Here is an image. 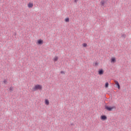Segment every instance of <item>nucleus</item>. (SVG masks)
Returning <instances> with one entry per match:
<instances>
[{
    "mask_svg": "<svg viewBox=\"0 0 131 131\" xmlns=\"http://www.w3.org/2000/svg\"><path fill=\"white\" fill-rule=\"evenodd\" d=\"M75 3H77L78 2V0H74Z\"/></svg>",
    "mask_w": 131,
    "mask_h": 131,
    "instance_id": "19",
    "label": "nucleus"
},
{
    "mask_svg": "<svg viewBox=\"0 0 131 131\" xmlns=\"http://www.w3.org/2000/svg\"><path fill=\"white\" fill-rule=\"evenodd\" d=\"M104 107L105 109H106V110H107V111H112L113 109H115V108H116L115 106H109L106 105H105Z\"/></svg>",
    "mask_w": 131,
    "mask_h": 131,
    "instance_id": "2",
    "label": "nucleus"
},
{
    "mask_svg": "<svg viewBox=\"0 0 131 131\" xmlns=\"http://www.w3.org/2000/svg\"><path fill=\"white\" fill-rule=\"evenodd\" d=\"M42 91V86L39 84H36L35 86L32 89V92H35L36 91Z\"/></svg>",
    "mask_w": 131,
    "mask_h": 131,
    "instance_id": "1",
    "label": "nucleus"
},
{
    "mask_svg": "<svg viewBox=\"0 0 131 131\" xmlns=\"http://www.w3.org/2000/svg\"><path fill=\"white\" fill-rule=\"evenodd\" d=\"M36 43L37 46H41L43 45V40L41 39H38L37 40Z\"/></svg>",
    "mask_w": 131,
    "mask_h": 131,
    "instance_id": "3",
    "label": "nucleus"
},
{
    "mask_svg": "<svg viewBox=\"0 0 131 131\" xmlns=\"http://www.w3.org/2000/svg\"><path fill=\"white\" fill-rule=\"evenodd\" d=\"M9 91L11 93H12V92H13V91H14V88H13V86H10L9 88Z\"/></svg>",
    "mask_w": 131,
    "mask_h": 131,
    "instance_id": "12",
    "label": "nucleus"
},
{
    "mask_svg": "<svg viewBox=\"0 0 131 131\" xmlns=\"http://www.w3.org/2000/svg\"><path fill=\"white\" fill-rule=\"evenodd\" d=\"M82 47H83L84 48H86V47H88V44L86 43H83L82 44Z\"/></svg>",
    "mask_w": 131,
    "mask_h": 131,
    "instance_id": "15",
    "label": "nucleus"
},
{
    "mask_svg": "<svg viewBox=\"0 0 131 131\" xmlns=\"http://www.w3.org/2000/svg\"><path fill=\"white\" fill-rule=\"evenodd\" d=\"M100 5H101V6H102L103 7H104L105 6V1L102 0L100 2Z\"/></svg>",
    "mask_w": 131,
    "mask_h": 131,
    "instance_id": "10",
    "label": "nucleus"
},
{
    "mask_svg": "<svg viewBox=\"0 0 131 131\" xmlns=\"http://www.w3.org/2000/svg\"><path fill=\"white\" fill-rule=\"evenodd\" d=\"M110 62L111 64H114V63H116V57H112L110 59Z\"/></svg>",
    "mask_w": 131,
    "mask_h": 131,
    "instance_id": "4",
    "label": "nucleus"
},
{
    "mask_svg": "<svg viewBox=\"0 0 131 131\" xmlns=\"http://www.w3.org/2000/svg\"><path fill=\"white\" fill-rule=\"evenodd\" d=\"M115 86L116 88H117L118 90H120V84H119V82H116L115 83Z\"/></svg>",
    "mask_w": 131,
    "mask_h": 131,
    "instance_id": "6",
    "label": "nucleus"
},
{
    "mask_svg": "<svg viewBox=\"0 0 131 131\" xmlns=\"http://www.w3.org/2000/svg\"><path fill=\"white\" fill-rule=\"evenodd\" d=\"M64 21L65 22H69L70 21V19L69 17H67L64 19Z\"/></svg>",
    "mask_w": 131,
    "mask_h": 131,
    "instance_id": "14",
    "label": "nucleus"
},
{
    "mask_svg": "<svg viewBox=\"0 0 131 131\" xmlns=\"http://www.w3.org/2000/svg\"><path fill=\"white\" fill-rule=\"evenodd\" d=\"M101 120H107V116L105 115H102L101 116Z\"/></svg>",
    "mask_w": 131,
    "mask_h": 131,
    "instance_id": "9",
    "label": "nucleus"
},
{
    "mask_svg": "<svg viewBox=\"0 0 131 131\" xmlns=\"http://www.w3.org/2000/svg\"><path fill=\"white\" fill-rule=\"evenodd\" d=\"M122 38H125L126 37V35L125 34H122L121 36Z\"/></svg>",
    "mask_w": 131,
    "mask_h": 131,
    "instance_id": "17",
    "label": "nucleus"
},
{
    "mask_svg": "<svg viewBox=\"0 0 131 131\" xmlns=\"http://www.w3.org/2000/svg\"><path fill=\"white\" fill-rule=\"evenodd\" d=\"M60 73H61V74L64 75V74H65V72H64V71H61L60 72Z\"/></svg>",
    "mask_w": 131,
    "mask_h": 131,
    "instance_id": "18",
    "label": "nucleus"
},
{
    "mask_svg": "<svg viewBox=\"0 0 131 131\" xmlns=\"http://www.w3.org/2000/svg\"><path fill=\"white\" fill-rule=\"evenodd\" d=\"M104 86L106 89H107V88H108V86H109V83L106 82Z\"/></svg>",
    "mask_w": 131,
    "mask_h": 131,
    "instance_id": "13",
    "label": "nucleus"
},
{
    "mask_svg": "<svg viewBox=\"0 0 131 131\" xmlns=\"http://www.w3.org/2000/svg\"><path fill=\"white\" fill-rule=\"evenodd\" d=\"M45 104L46 105H49L50 104V101L48 99L45 100Z\"/></svg>",
    "mask_w": 131,
    "mask_h": 131,
    "instance_id": "11",
    "label": "nucleus"
},
{
    "mask_svg": "<svg viewBox=\"0 0 131 131\" xmlns=\"http://www.w3.org/2000/svg\"><path fill=\"white\" fill-rule=\"evenodd\" d=\"M28 7L29 8H33V3L30 2V3L28 4Z\"/></svg>",
    "mask_w": 131,
    "mask_h": 131,
    "instance_id": "8",
    "label": "nucleus"
},
{
    "mask_svg": "<svg viewBox=\"0 0 131 131\" xmlns=\"http://www.w3.org/2000/svg\"><path fill=\"white\" fill-rule=\"evenodd\" d=\"M71 125H74V123H72Z\"/></svg>",
    "mask_w": 131,
    "mask_h": 131,
    "instance_id": "20",
    "label": "nucleus"
},
{
    "mask_svg": "<svg viewBox=\"0 0 131 131\" xmlns=\"http://www.w3.org/2000/svg\"><path fill=\"white\" fill-rule=\"evenodd\" d=\"M52 60L53 62H57L58 60H59V57H58L57 56H55L53 57Z\"/></svg>",
    "mask_w": 131,
    "mask_h": 131,
    "instance_id": "7",
    "label": "nucleus"
},
{
    "mask_svg": "<svg viewBox=\"0 0 131 131\" xmlns=\"http://www.w3.org/2000/svg\"><path fill=\"white\" fill-rule=\"evenodd\" d=\"M99 65V63L98 62H95L93 63V66H98Z\"/></svg>",
    "mask_w": 131,
    "mask_h": 131,
    "instance_id": "16",
    "label": "nucleus"
},
{
    "mask_svg": "<svg viewBox=\"0 0 131 131\" xmlns=\"http://www.w3.org/2000/svg\"><path fill=\"white\" fill-rule=\"evenodd\" d=\"M98 74L99 75H103V74H104V70L103 69L99 70Z\"/></svg>",
    "mask_w": 131,
    "mask_h": 131,
    "instance_id": "5",
    "label": "nucleus"
}]
</instances>
